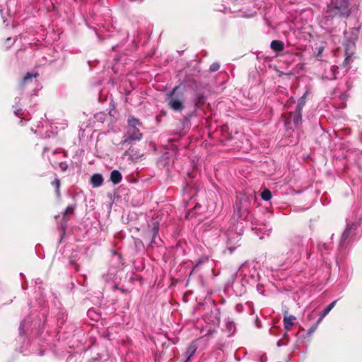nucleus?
Masks as SVG:
<instances>
[{"mask_svg": "<svg viewBox=\"0 0 362 362\" xmlns=\"http://www.w3.org/2000/svg\"><path fill=\"white\" fill-rule=\"evenodd\" d=\"M350 11L349 0H331L320 19V23L322 26L329 25L334 17L348 16Z\"/></svg>", "mask_w": 362, "mask_h": 362, "instance_id": "1", "label": "nucleus"}, {"mask_svg": "<svg viewBox=\"0 0 362 362\" xmlns=\"http://www.w3.org/2000/svg\"><path fill=\"white\" fill-rule=\"evenodd\" d=\"M128 129L127 133L124 136L123 142L127 143L132 141H139L141 139L142 134L140 132L139 129L137 128V126H139L141 124L139 121L134 117H129L128 119Z\"/></svg>", "mask_w": 362, "mask_h": 362, "instance_id": "2", "label": "nucleus"}, {"mask_svg": "<svg viewBox=\"0 0 362 362\" xmlns=\"http://www.w3.org/2000/svg\"><path fill=\"white\" fill-rule=\"evenodd\" d=\"M178 87H175L172 91L168 95V104L170 108L175 112H181L184 106V98L182 96L175 95Z\"/></svg>", "mask_w": 362, "mask_h": 362, "instance_id": "3", "label": "nucleus"}, {"mask_svg": "<svg viewBox=\"0 0 362 362\" xmlns=\"http://www.w3.org/2000/svg\"><path fill=\"white\" fill-rule=\"evenodd\" d=\"M358 227V223L356 221H349L346 223V227L343 232L340 240V245L342 246L346 242L349 241L355 235L356 230Z\"/></svg>", "mask_w": 362, "mask_h": 362, "instance_id": "4", "label": "nucleus"}, {"mask_svg": "<svg viewBox=\"0 0 362 362\" xmlns=\"http://www.w3.org/2000/svg\"><path fill=\"white\" fill-rule=\"evenodd\" d=\"M302 121L301 112L296 110L295 112H291L286 121V126L288 128L297 127Z\"/></svg>", "mask_w": 362, "mask_h": 362, "instance_id": "5", "label": "nucleus"}, {"mask_svg": "<svg viewBox=\"0 0 362 362\" xmlns=\"http://www.w3.org/2000/svg\"><path fill=\"white\" fill-rule=\"evenodd\" d=\"M248 202L247 197L242 196L240 198L239 203H236L235 209L240 216H244L248 213Z\"/></svg>", "mask_w": 362, "mask_h": 362, "instance_id": "6", "label": "nucleus"}, {"mask_svg": "<svg viewBox=\"0 0 362 362\" xmlns=\"http://www.w3.org/2000/svg\"><path fill=\"white\" fill-rule=\"evenodd\" d=\"M103 177L100 174H94L90 179V183L93 187H98L103 185Z\"/></svg>", "mask_w": 362, "mask_h": 362, "instance_id": "7", "label": "nucleus"}, {"mask_svg": "<svg viewBox=\"0 0 362 362\" xmlns=\"http://www.w3.org/2000/svg\"><path fill=\"white\" fill-rule=\"evenodd\" d=\"M198 348V345L196 341H192L189 346L187 350L186 351L187 360L185 362H187L190 358L194 354L195 351Z\"/></svg>", "mask_w": 362, "mask_h": 362, "instance_id": "8", "label": "nucleus"}, {"mask_svg": "<svg viewBox=\"0 0 362 362\" xmlns=\"http://www.w3.org/2000/svg\"><path fill=\"white\" fill-rule=\"evenodd\" d=\"M296 317L293 315L284 316V327L286 331L290 330L291 326L294 324V321L296 320Z\"/></svg>", "mask_w": 362, "mask_h": 362, "instance_id": "9", "label": "nucleus"}, {"mask_svg": "<svg viewBox=\"0 0 362 362\" xmlns=\"http://www.w3.org/2000/svg\"><path fill=\"white\" fill-rule=\"evenodd\" d=\"M337 300L333 301L327 307L322 311L321 315L317 320V324H320V322L323 320V318L332 310V309L335 306Z\"/></svg>", "mask_w": 362, "mask_h": 362, "instance_id": "10", "label": "nucleus"}, {"mask_svg": "<svg viewBox=\"0 0 362 362\" xmlns=\"http://www.w3.org/2000/svg\"><path fill=\"white\" fill-rule=\"evenodd\" d=\"M271 48L276 52L282 51L284 48V44L280 40H273L270 45Z\"/></svg>", "mask_w": 362, "mask_h": 362, "instance_id": "11", "label": "nucleus"}, {"mask_svg": "<svg viewBox=\"0 0 362 362\" xmlns=\"http://www.w3.org/2000/svg\"><path fill=\"white\" fill-rule=\"evenodd\" d=\"M122 174L119 171L115 170L111 172L110 180L114 184H118L122 180Z\"/></svg>", "mask_w": 362, "mask_h": 362, "instance_id": "12", "label": "nucleus"}, {"mask_svg": "<svg viewBox=\"0 0 362 362\" xmlns=\"http://www.w3.org/2000/svg\"><path fill=\"white\" fill-rule=\"evenodd\" d=\"M337 69L334 66H330L328 71L325 73V77L329 80L335 79L337 78Z\"/></svg>", "mask_w": 362, "mask_h": 362, "instance_id": "13", "label": "nucleus"}, {"mask_svg": "<svg viewBox=\"0 0 362 362\" xmlns=\"http://www.w3.org/2000/svg\"><path fill=\"white\" fill-rule=\"evenodd\" d=\"M226 329L228 335L233 334L235 331V325L229 318L226 320Z\"/></svg>", "mask_w": 362, "mask_h": 362, "instance_id": "14", "label": "nucleus"}, {"mask_svg": "<svg viewBox=\"0 0 362 362\" xmlns=\"http://www.w3.org/2000/svg\"><path fill=\"white\" fill-rule=\"evenodd\" d=\"M38 76L37 73L32 74L27 73V74L23 77L21 86H23L25 84H27L33 78H36Z\"/></svg>", "mask_w": 362, "mask_h": 362, "instance_id": "15", "label": "nucleus"}, {"mask_svg": "<svg viewBox=\"0 0 362 362\" xmlns=\"http://www.w3.org/2000/svg\"><path fill=\"white\" fill-rule=\"evenodd\" d=\"M74 206H72V205H70V206H68L64 211V216H63V219L64 221H67L68 220V218H66V216L69 215V214H71L74 213Z\"/></svg>", "mask_w": 362, "mask_h": 362, "instance_id": "16", "label": "nucleus"}, {"mask_svg": "<svg viewBox=\"0 0 362 362\" xmlns=\"http://www.w3.org/2000/svg\"><path fill=\"white\" fill-rule=\"evenodd\" d=\"M261 197L264 201H269L272 198V193L269 189H265L262 192Z\"/></svg>", "mask_w": 362, "mask_h": 362, "instance_id": "17", "label": "nucleus"}, {"mask_svg": "<svg viewBox=\"0 0 362 362\" xmlns=\"http://www.w3.org/2000/svg\"><path fill=\"white\" fill-rule=\"evenodd\" d=\"M305 103V95H303L298 100V105L296 106V110L300 112L302 111V109Z\"/></svg>", "mask_w": 362, "mask_h": 362, "instance_id": "18", "label": "nucleus"}, {"mask_svg": "<svg viewBox=\"0 0 362 362\" xmlns=\"http://www.w3.org/2000/svg\"><path fill=\"white\" fill-rule=\"evenodd\" d=\"M288 334L285 333L283 339H281L279 341H278L277 346L280 347V346H286L287 344V343H288Z\"/></svg>", "mask_w": 362, "mask_h": 362, "instance_id": "19", "label": "nucleus"}, {"mask_svg": "<svg viewBox=\"0 0 362 362\" xmlns=\"http://www.w3.org/2000/svg\"><path fill=\"white\" fill-rule=\"evenodd\" d=\"M52 185L54 187L57 196L59 195V187H60V180L58 178H55Z\"/></svg>", "mask_w": 362, "mask_h": 362, "instance_id": "20", "label": "nucleus"}, {"mask_svg": "<svg viewBox=\"0 0 362 362\" xmlns=\"http://www.w3.org/2000/svg\"><path fill=\"white\" fill-rule=\"evenodd\" d=\"M203 103H204V97H203V95H197L196 102H195V106L197 108H199L203 105Z\"/></svg>", "mask_w": 362, "mask_h": 362, "instance_id": "21", "label": "nucleus"}, {"mask_svg": "<svg viewBox=\"0 0 362 362\" xmlns=\"http://www.w3.org/2000/svg\"><path fill=\"white\" fill-rule=\"evenodd\" d=\"M259 230H263V233H267V235L269 234V232L271 231L272 230V228L270 227L269 225L268 224H264L263 226V228H259Z\"/></svg>", "mask_w": 362, "mask_h": 362, "instance_id": "22", "label": "nucleus"}, {"mask_svg": "<svg viewBox=\"0 0 362 362\" xmlns=\"http://www.w3.org/2000/svg\"><path fill=\"white\" fill-rule=\"evenodd\" d=\"M220 66L218 63H213L211 66H210V70L211 71H216L217 70H218Z\"/></svg>", "mask_w": 362, "mask_h": 362, "instance_id": "23", "label": "nucleus"}, {"mask_svg": "<svg viewBox=\"0 0 362 362\" xmlns=\"http://www.w3.org/2000/svg\"><path fill=\"white\" fill-rule=\"evenodd\" d=\"M7 5V0H0V12L2 13L5 6Z\"/></svg>", "mask_w": 362, "mask_h": 362, "instance_id": "24", "label": "nucleus"}, {"mask_svg": "<svg viewBox=\"0 0 362 362\" xmlns=\"http://www.w3.org/2000/svg\"><path fill=\"white\" fill-rule=\"evenodd\" d=\"M59 165L62 171H66L68 168V165L66 162H61Z\"/></svg>", "mask_w": 362, "mask_h": 362, "instance_id": "25", "label": "nucleus"}, {"mask_svg": "<svg viewBox=\"0 0 362 362\" xmlns=\"http://www.w3.org/2000/svg\"><path fill=\"white\" fill-rule=\"evenodd\" d=\"M318 325H319V324H317V322L315 325H313V327H311L308 329V334H311L312 333H313V332L316 330V329H317V327Z\"/></svg>", "mask_w": 362, "mask_h": 362, "instance_id": "26", "label": "nucleus"}, {"mask_svg": "<svg viewBox=\"0 0 362 362\" xmlns=\"http://www.w3.org/2000/svg\"><path fill=\"white\" fill-rule=\"evenodd\" d=\"M256 11L255 10H251L248 13L244 14L245 17H252L255 15Z\"/></svg>", "mask_w": 362, "mask_h": 362, "instance_id": "27", "label": "nucleus"}, {"mask_svg": "<svg viewBox=\"0 0 362 362\" xmlns=\"http://www.w3.org/2000/svg\"><path fill=\"white\" fill-rule=\"evenodd\" d=\"M25 327V321H23L20 325V332L23 333L24 332Z\"/></svg>", "mask_w": 362, "mask_h": 362, "instance_id": "28", "label": "nucleus"}, {"mask_svg": "<svg viewBox=\"0 0 362 362\" xmlns=\"http://www.w3.org/2000/svg\"><path fill=\"white\" fill-rule=\"evenodd\" d=\"M21 112H22L21 109H16L14 110V113L16 116H19L20 115H21L22 114Z\"/></svg>", "mask_w": 362, "mask_h": 362, "instance_id": "29", "label": "nucleus"}, {"mask_svg": "<svg viewBox=\"0 0 362 362\" xmlns=\"http://www.w3.org/2000/svg\"><path fill=\"white\" fill-rule=\"evenodd\" d=\"M351 57H347L344 60V64H348L351 62Z\"/></svg>", "mask_w": 362, "mask_h": 362, "instance_id": "30", "label": "nucleus"}, {"mask_svg": "<svg viewBox=\"0 0 362 362\" xmlns=\"http://www.w3.org/2000/svg\"><path fill=\"white\" fill-rule=\"evenodd\" d=\"M103 278L105 279V280L106 281H110V280H112V276H110V277H109L108 276H103Z\"/></svg>", "mask_w": 362, "mask_h": 362, "instance_id": "31", "label": "nucleus"}, {"mask_svg": "<svg viewBox=\"0 0 362 362\" xmlns=\"http://www.w3.org/2000/svg\"><path fill=\"white\" fill-rule=\"evenodd\" d=\"M214 332V330L210 328V329H209V331H208V333H207L206 334H205V336H206L207 334H212Z\"/></svg>", "mask_w": 362, "mask_h": 362, "instance_id": "32", "label": "nucleus"}, {"mask_svg": "<svg viewBox=\"0 0 362 362\" xmlns=\"http://www.w3.org/2000/svg\"><path fill=\"white\" fill-rule=\"evenodd\" d=\"M154 230L156 232L158 230V226H154Z\"/></svg>", "mask_w": 362, "mask_h": 362, "instance_id": "33", "label": "nucleus"}, {"mask_svg": "<svg viewBox=\"0 0 362 362\" xmlns=\"http://www.w3.org/2000/svg\"><path fill=\"white\" fill-rule=\"evenodd\" d=\"M11 40H12V39H11V37H8V38L6 39V41H7V42H10V41H11Z\"/></svg>", "mask_w": 362, "mask_h": 362, "instance_id": "34", "label": "nucleus"}, {"mask_svg": "<svg viewBox=\"0 0 362 362\" xmlns=\"http://www.w3.org/2000/svg\"><path fill=\"white\" fill-rule=\"evenodd\" d=\"M47 151V148H44V151H43V153H45V152Z\"/></svg>", "mask_w": 362, "mask_h": 362, "instance_id": "35", "label": "nucleus"}, {"mask_svg": "<svg viewBox=\"0 0 362 362\" xmlns=\"http://www.w3.org/2000/svg\"><path fill=\"white\" fill-rule=\"evenodd\" d=\"M198 267V264L197 265H195L194 268V270H195Z\"/></svg>", "mask_w": 362, "mask_h": 362, "instance_id": "36", "label": "nucleus"}, {"mask_svg": "<svg viewBox=\"0 0 362 362\" xmlns=\"http://www.w3.org/2000/svg\"><path fill=\"white\" fill-rule=\"evenodd\" d=\"M31 131L34 132L35 133L37 132V131H34V129L33 128H31Z\"/></svg>", "mask_w": 362, "mask_h": 362, "instance_id": "37", "label": "nucleus"}]
</instances>
